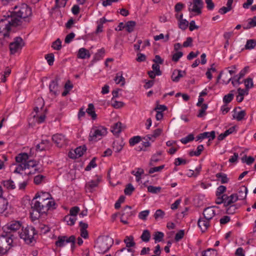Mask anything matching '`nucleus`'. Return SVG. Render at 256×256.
I'll use <instances>...</instances> for the list:
<instances>
[{
  "mask_svg": "<svg viewBox=\"0 0 256 256\" xmlns=\"http://www.w3.org/2000/svg\"><path fill=\"white\" fill-rule=\"evenodd\" d=\"M98 180H91L86 184L85 189L86 192H92L98 184Z\"/></svg>",
  "mask_w": 256,
  "mask_h": 256,
  "instance_id": "21",
  "label": "nucleus"
},
{
  "mask_svg": "<svg viewBox=\"0 0 256 256\" xmlns=\"http://www.w3.org/2000/svg\"><path fill=\"white\" fill-rule=\"evenodd\" d=\"M152 70L155 72L157 76H160L162 74L161 70H160V66L158 64H154L152 65Z\"/></svg>",
  "mask_w": 256,
  "mask_h": 256,
  "instance_id": "62",
  "label": "nucleus"
},
{
  "mask_svg": "<svg viewBox=\"0 0 256 256\" xmlns=\"http://www.w3.org/2000/svg\"><path fill=\"white\" fill-rule=\"evenodd\" d=\"M150 238V232L147 230H144L140 236V238L144 242H148Z\"/></svg>",
  "mask_w": 256,
  "mask_h": 256,
  "instance_id": "39",
  "label": "nucleus"
},
{
  "mask_svg": "<svg viewBox=\"0 0 256 256\" xmlns=\"http://www.w3.org/2000/svg\"><path fill=\"white\" fill-rule=\"evenodd\" d=\"M248 188L245 186H241L238 191V193L236 194V196L238 200H243L246 198L247 193H248Z\"/></svg>",
  "mask_w": 256,
  "mask_h": 256,
  "instance_id": "25",
  "label": "nucleus"
},
{
  "mask_svg": "<svg viewBox=\"0 0 256 256\" xmlns=\"http://www.w3.org/2000/svg\"><path fill=\"white\" fill-rule=\"evenodd\" d=\"M62 42L60 38H58L52 44V48L56 50H60L62 48Z\"/></svg>",
  "mask_w": 256,
  "mask_h": 256,
  "instance_id": "58",
  "label": "nucleus"
},
{
  "mask_svg": "<svg viewBox=\"0 0 256 256\" xmlns=\"http://www.w3.org/2000/svg\"><path fill=\"white\" fill-rule=\"evenodd\" d=\"M26 169V164H18L14 170V172L20 174V172L23 171Z\"/></svg>",
  "mask_w": 256,
  "mask_h": 256,
  "instance_id": "59",
  "label": "nucleus"
},
{
  "mask_svg": "<svg viewBox=\"0 0 256 256\" xmlns=\"http://www.w3.org/2000/svg\"><path fill=\"white\" fill-rule=\"evenodd\" d=\"M29 159V156L26 152H21L18 154L15 157V160L17 164H26L28 160Z\"/></svg>",
  "mask_w": 256,
  "mask_h": 256,
  "instance_id": "17",
  "label": "nucleus"
},
{
  "mask_svg": "<svg viewBox=\"0 0 256 256\" xmlns=\"http://www.w3.org/2000/svg\"><path fill=\"white\" fill-rule=\"evenodd\" d=\"M74 236H71L70 237L66 236H59L58 240L56 242L55 244L58 247H62L66 244L69 243L70 242H73Z\"/></svg>",
  "mask_w": 256,
  "mask_h": 256,
  "instance_id": "12",
  "label": "nucleus"
},
{
  "mask_svg": "<svg viewBox=\"0 0 256 256\" xmlns=\"http://www.w3.org/2000/svg\"><path fill=\"white\" fill-rule=\"evenodd\" d=\"M202 214L204 219L210 220L215 216L216 212L213 207H208L204 210Z\"/></svg>",
  "mask_w": 256,
  "mask_h": 256,
  "instance_id": "16",
  "label": "nucleus"
},
{
  "mask_svg": "<svg viewBox=\"0 0 256 256\" xmlns=\"http://www.w3.org/2000/svg\"><path fill=\"white\" fill-rule=\"evenodd\" d=\"M34 198H38V204H42V210L48 212L50 210L56 208V204L48 192H41L40 194L38 193L36 194Z\"/></svg>",
  "mask_w": 256,
  "mask_h": 256,
  "instance_id": "2",
  "label": "nucleus"
},
{
  "mask_svg": "<svg viewBox=\"0 0 256 256\" xmlns=\"http://www.w3.org/2000/svg\"><path fill=\"white\" fill-rule=\"evenodd\" d=\"M164 236V234L163 232H155L154 234V240H155V242H161Z\"/></svg>",
  "mask_w": 256,
  "mask_h": 256,
  "instance_id": "47",
  "label": "nucleus"
},
{
  "mask_svg": "<svg viewBox=\"0 0 256 256\" xmlns=\"http://www.w3.org/2000/svg\"><path fill=\"white\" fill-rule=\"evenodd\" d=\"M216 176L218 180L220 181L222 184H226L229 181V179L226 174L219 172L216 174Z\"/></svg>",
  "mask_w": 256,
  "mask_h": 256,
  "instance_id": "31",
  "label": "nucleus"
},
{
  "mask_svg": "<svg viewBox=\"0 0 256 256\" xmlns=\"http://www.w3.org/2000/svg\"><path fill=\"white\" fill-rule=\"evenodd\" d=\"M208 108V104H204L202 105L201 108L199 110V113L198 114V116L199 118H202L206 114V110Z\"/></svg>",
  "mask_w": 256,
  "mask_h": 256,
  "instance_id": "55",
  "label": "nucleus"
},
{
  "mask_svg": "<svg viewBox=\"0 0 256 256\" xmlns=\"http://www.w3.org/2000/svg\"><path fill=\"white\" fill-rule=\"evenodd\" d=\"M124 242L128 248H130L131 247H133L136 245L134 237L132 236H126Z\"/></svg>",
  "mask_w": 256,
  "mask_h": 256,
  "instance_id": "29",
  "label": "nucleus"
},
{
  "mask_svg": "<svg viewBox=\"0 0 256 256\" xmlns=\"http://www.w3.org/2000/svg\"><path fill=\"white\" fill-rule=\"evenodd\" d=\"M150 213L149 210H145L140 212L138 214V218L140 220H146Z\"/></svg>",
  "mask_w": 256,
  "mask_h": 256,
  "instance_id": "63",
  "label": "nucleus"
},
{
  "mask_svg": "<svg viewBox=\"0 0 256 256\" xmlns=\"http://www.w3.org/2000/svg\"><path fill=\"white\" fill-rule=\"evenodd\" d=\"M215 132L212 130L210 132H204L203 133L199 134L196 137V140H203L206 138H209V140H213L215 138Z\"/></svg>",
  "mask_w": 256,
  "mask_h": 256,
  "instance_id": "15",
  "label": "nucleus"
},
{
  "mask_svg": "<svg viewBox=\"0 0 256 256\" xmlns=\"http://www.w3.org/2000/svg\"><path fill=\"white\" fill-rule=\"evenodd\" d=\"M96 158H94L88 164V165L86 167L85 170L86 171L90 170L92 168H94L96 166Z\"/></svg>",
  "mask_w": 256,
  "mask_h": 256,
  "instance_id": "53",
  "label": "nucleus"
},
{
  "mask_svg": "<svg viewBox=\"0 0 256 256\" xmlns=\"http://www.w3.org/2000/svg\"><path fill=\"white\" fill-rule=\"evenodd\" d=\"M161 187L150 186L148 187V191L152 194H158L160 192Z\"/></svg>",
  "mask_w": 256,
  "mask_h": 256,
  "instance_id": "46",
  "label": "nucleus"
},
{
  "mask_svg": "<svg viewBox=\"0 0 256 256\" xmlns=\"http://www.w3.org/2000/svg\"><path fill=\"white\" fill-rule=\"evenodd\" d=\"M114 80L116 84H119L122 82L121 86H124L125 84V79L122 76V72H119L117 73L114 78Z\"/></svg>",
  "mask_w": 256,
  "mask_h": 256,
  "instance_id": "33",
  "label": "nucleus"
},
{
  "mask_svg": "<svg viewBox=\"0 0 256 256\" xmlns=\"http://www.w3.org/2000/svg\"><path fill=\"white\" fill-rule=\"evenodd\" d=\"M234 90H231L229 94L225 95L223 98V102L224 104H228L230 103L234 98V94L233 92Z\"/></svg>",
  "mask_w": 256,
  "mask_h": 256,
  "instance_id": "38",
  "label": "nucleus"
},
{
  "mask_svg": "<svg viewBox=\"0 0 256 256\" xmlns=\"http://www.w3.org/2000/svg\"><path fill=\"white\" fill-rule=\"evenodd\" d=\"M122 131V123L118 122L115 123L112 127V132L114 134H118Z\"/></svg>",
  "mask_w": 256,
  "mask_h": 256,
  "instance_id": "35",
  "label": "nucleus"
},
{
  "mask_svg": "<svg viewBox=\"0 0 256 256\" xmlns=\"http://www.w3.org/2000/svg\"><path fill=\"white\" fill-rule=\"evenodd\" d=\"M234 114L232 115L233 118L236 120L238 121H241L246 115L245 110H242L238 112L237 108H235L234 110Z\"/></svg>",
  "mask_w": 256,
  "mask_h": 256,
  "instance_id": "22",
  "label": "nucleus"
},
{
  "mask_svg": "<svg viewBox=\"0 0 256 256\" xmlns=\"http://www.w3.org/2000/svg\"><path fill=\"white\" fill-rule=\"evenodd\" d=\"M11 73V70L10 68L6 67L5 69V70L4 72V74L2 75V78L1 79V81L2 82H6V78L9 76V75Z\"/></svg>",
  "mask_w": 256,
  "mask_h": 256,
  "instance_id": "52",
  "label": "nucleus"
},
{
  "mask_svg": "<svg viewBox=\"0 0 256 256\" xmlns=\"http://www.w3.org/2000/svg\"><path fill=\"white\" fill-rule=\"evenodd\" d=\"M36 198H34L32 201V209L33 212H38V214L46 213L47 212L46 210H42V204H40L39 205L38 204V200H36ZM34 212L32 213V214Z\"/></svg>",
  "mask_w": 256,
  "mask_h": 256,
  "instance_id": "14",
  "label": "nucleus"
},
{
  "mask_svg": "<svg viewBox=\"0 0 256 256\" xmlns=\"http://www.w3.org/2000/svg\"><path fill=\"white\" fill-rule=\"evenodd\" d=\"M244 84L246 88L248 90L250 88L254 86L252 79L250 78H248L244 80Z\"/></svg>",
  "mask_w": 256,
  "mask_h": 256,
  "instance_id": "48",
  "label": "nucleus"
},
{
  "mask_svg": "<svg viewBox=\"0 0 256 256\" xmlns=\"http://www.w3.org/2000/svg\"><path fill=\"white\" fill-rule=\"evenodd\" d=\"M38 164V162L34 160H28L26 164V168H34Z\"/></svg>",
  "mask_w": 256,
  "mask_h": 256,
  "instance_id": "57",
  "label": "nucleus"
},
{
  "mask_svg": "<svg viewBox=\"0 0 256 256\" xmlns=\"http://www.w3.org/2000/svg\"><path fill=\"white\" fill-rule=\"evenodd\" d=\"M9 206L8 200L2 196V190L0 186V214H2L7 209Z\"/></svg>",
  "mask_w": 256,
  "mask_h": 256,
  "instance_id": "13",
  "label": "nucleus"
},
{
  "mask_svg": "<svg viewBox=\"0 0 256 256\" xmlns=\"http://www.w3.org/2000/svg\"><path fill=\"white\" fill-rule=\"evenodd\" d=\"M50 146V142L48 140H42L39 144H38L36 146L37 150L40 151L44 150L48 148Z\"/></svg>",
  "mask_w": 256,
  "mask_h": 256,
  "instance_id": "26",
  "label": "nucleus"
},
{
  "mask_svg": "<svg viewBox=\"0 0 256 256\" xmlns=\"http://www.w3.org/2000/svg\"><path fill=\"white\" fill-rule=\"evenodd\" d=\"M134 250L132 248H122L118 250L114 256H129V252H133Z\"/></svg>",
  "mask_w": 256,
  "mask_h": 256,
  "instance_id": "27",
  "label": "nucleus"
},
{
  "mask_svg": "<svg viewBox=\"0 0 256 256\" xmlns=\"http://www.w3.org/2000/svg\"><path fill=\"white\" fill-rule=\"evenodd\" d=\"M204 149V147L202 144L199 145L198 146V147L196 148V151L192 150V151L190 152L189 155L190 156H199L201 154L202 152L203 151Z\"/></svg>",
  "mask_w": 256,
  "mask_h": 256,
  "instance_id": "36",
  "label": "nucleus"
},
{
  "mask_svg": "<svg viewBox=\"0 0 256 256\" xmlns=\"http://www.w3.org/2000/svg\"><path fill=\"white\" fill-rule=\"evenodd\" d=\"M134 188L131 184H128L124 190V192L126 195L130 196L134 191Z\"/></svg>",
  "mask_w": 256,
  "mask_h": 256,
  "instance_id": "49",
  "label": "nucleus"
},
{
  "mask_svg": "<svg viewBox=\"0 0 256 256\" xmlns=\"http://www.w3.org/2000/svg\"><path fill=\"white\" fill-rule=\"evenodd\" d=\"M244 72H240L238 74L236 75L233 78H230L226 84H228L230 80H232V83L234 86L240 84L242 83L240 81V80L244 76Z\"/></svg>",
  "mask_w": 256,
  "mask_h": 256,
  "instance_id": "18",
  "label": "nucleus"
},
{
  "mask_svg": "<svg viewBox=\"0 0 256 256\" xmlns=\"http://www.w3.org/2000/svg\"><path fill=\"white\" fill-rule=\"evenodd\" d=\"M136 25V23L134 21H128L125 24V28L128 32H132Z\"/></svg>",
  "mask_w": 256,
  "mask_h": 256,
  "instance_id": "37",
  "label": "nucleus"
},
{
  "mask_svg": "<svg viewBox=\"0 0 256 256\" xmlns=\"http://www.w3.org/2000/svg\"><path fill=\"white\" fill-rule=\"evenodd\" d=\"M86 148L85 146H80L76 148L74 152L76 156L78 157L81 156L84 154V153L86 151Z\"/></svg>",
  "mask_w": 256,
  "mask_h": 256,
  "instance_id": "44",
  "label": "nucleus"
},
{
  "mask_svg": "<svg viewBox=\"0 0 256 256\" xmlns=\"http://www.w3.org/2000/svg\"><path fill=\"white\" fill-rule=\"evenodd\" d=\"M210 220L204 219V218H200L198 222V225L202 232H205L210 226Z\"/></svg>",
  "mask_w": 256,
  "mask_h": 256,
  "instance_id": "19",
  "label": "nucleus"
},
{
  "mask_svg": "<svg viewBox=\"0 0 256 256\" xmlns=\"http://www.w3.org/2000/svg\"><path fill=\"white\" fill-rule=\"evenodd\" d=\"M60 78L58 76H56L54 80L51 81L49 85L50 93L52 95H53L54 96H58L59 94L58 84V82Z\"/></svg>",
  "mask_w": 256,
  "mask_h": 256,
  "instance_id": "11",
  "label": "nucleus"
},
{
  "mask_svg": "<svg viewBox=\"0 0 256 256\" xmlns=\"http://www.w3.org/2000/svg\"><path fill=\"white\" fill-rule=\"evenodd\" d=\"M202 256H216V250L212 248H208L202 252Z\"/></svg>",
  "mask_w": 256,
  "mask_h": 256,
  "instance_id": "50",
  "label": "nucleus"
},
{
  "mask_svg": "<svg viewBox=\"0 0 256 256\" xmlns=\"http://www.w3.org/2000/svg\"><path fill=\"white\" fill-rule=\"evenodd\" d=\"M226 188L224 186H219L216 192V196H220L222 195L223 193L226 191Z\"/></svg>",
  "mask_w": 256,
  "mask_h": 256,
  "instance_id": "64",
  "label": "nucleus"
},
{
  "mask_svg": "<svg viewBox=\"0 0 256 256\" xmlns=\"http://www.w3.org/2000/svg\"><path fill=\"white\" fill-rule=\"evenodd\" d=\"M4 18H2L0 21V33L2 32L4 30H6L8 32L10 30V26H12V25L9 24L10 29L4 28L6 25L8 24V18L6 15L4 16Z\"/></svg>",
  "mask_w": 256,
  "mask_h": 256,
  "instance_id": "28",
  "label": "nucleus"
},
{
  "mask_svg": "<svg viewBox=\"0 0 256 256\" xmlns=\"http://www.w3.org/2000/svg\"><path fill=\"white\" fill-rule=\"evenodd\" d=\"M142 140V138L140 136H134L130 138L129 140L130 146H134L136 144L140 142Z\"/></svg>",
  "mask_w": 256,
  "mask_h": 256,
  "instance_id": "42",
  "label": "nucleus"
},
{
  "mask_svg": "<svg viewBox=\"0 0 256 256\" xmlns=\"http://www.w3.org/2000/svg\"><path fill=\"white\" fill-rule=\"evenodd\" d=\"M242 162H246V164L248 165H250L252 164L254 161V158L252 156H248L247 158L246 156H245L244 157H243L242 158Z\"/></svg>",
  "mask_w": 256,
  "mask_h": 256,
  "instance_id": "54",
  "label": "nucleus"
},
{
  "mask_svg": "<svg viewBox=\"0 0 256 256\" xmlns=\"http://www.w3.org/2000/svg\"><path fill=\"white\" fill-rule=\"evenodd\" d=\"M2 184L8 190H12L16 188L14 182L11 180H4L2 181Z\"/></svg>",
  "mask_w": 256,
  "mask_h": 256,
  "instance_id": "32",
  "label": "nucleus"
},
{
  "mask_svg": "<svg viewBox=\"0 0 256 256\" xmlns=\"http://www.w3.org/2000/svg\"><path fill=\"white\" fill-rule=\"evenodd\" d=\"M194 135L192 134H190L186 137H184L180 140L182 143L186 144L194 140Z\"/></svg>",
  "mask_w": 256,
  "mask_h": 256,
  "instance_id": "43",
  "label": "nucleus"
},
{
  "mask_svg": "<svg viewBox=\"0 0 256 256\" xmlns=\"http://www.w3.org/2000/svg\"><path fill=\"white\" fill-rule=\"evenodd\" d=\"M54 142L58 147H62L68 144V140L65 136L62 134H56L52 137Z\"/></svg>",
  "mask_w": 256,
  "mask_h": 256,
  "instance_id": "10",
  "label": "nucleus"
},
{
  "mask_svg": "<svg viewBox=\"0 0 256 256\" xmlns=\"http://www.w3.org/2000/svg\"><path fill=\"white\" fill-rule=\"evenodd\" d=\"M45 58L50 66L53 64L54 62V55L53 54L51 53L46 55Z\"/></svg>",
  "mask_w": 256,
  "mask_h": 256,
  "instance_id": "61",
  "label": "nucleus"
},
{
  "mask_svg": "<svg viewBox=\"0 0 256 256\" xmlns=\"http://www.w3.org/2000/svg\"><path fill=\"white\" fill-rule=\"evenodd\" d=\"M224 197L225 198V206L228 207L229 206L232 205V204L238 200L236 194H233L230 196L224 194Z\"/></svg>",
  "mask_w": 256,
  "mask_h": 256,
  "instance_id": "20",
  "label": "nucleus"
},
{
  "mask_svg": "<svg viewBox=\"0 0 256 256\" xmlns=\"http://www.w3.org/2000/svg\"><path fill=\"white\" fill-rule=\"evenodd\" d=\"M18 234L28 244L36 242L38 233L35 228L32 226H28L25 228H22V232H18Z\"/></svg>",
  "mask_w": 256,
  "mask_h": 256,
  "instance_id": "3",
  "label": "nucleus"
},
{
  "mask_svg": "<svg viewBox=\"0 0 256 256\" xmlns=\"http://www.w3.org/2000/svg\"><path fill=\"white\" fill-rule=\"evenodd\" d=\"M204 6V2L202 0H193L190 2L188 6V10L190 12H194L198 15L202 14V9Z\"/></svg>",
  "mask_w": 256,
  "mask_h": 256,
  "instance_id": "9",
  "label": "nucleus"
},
{
  "mask_svg": "<svg viewBox=\"0 0 256 256\" xmlns=\"http://www.w3.org/2000/svg\"><path fill=\"white\" fill-rule=\"evenodd\" d=\"M123 148V146L122 144H118L117 142H113V150L116 152H119L121 151Z\"/></svg>",
  "mask_w": 256,
  "mask_h": 256,
  "instance_id": "60",
  "label": "nucleus"
},
{
  "mask_svg": "<svg viewBox=\"0 0 256 256\" xmlns=\"http://www.w3.org/2000/svg\"><path fill=\"white\" fill-rule=\"evenodd\" d=\"M256 46V40H248L245 45V48L246 50H251L254 48Z\"/></svg>",
  "mask_w": 256,
  "mask_h": 256,
  "instance_id": "41",
  "label": "nucleus"
},
{
  "mask_svg": "<svg viewBox=\"0 0 256 256\" xmlns=\"http://www.w3.org/2000/svg\"><path fill=\"white\" fill-rule=\"evenodd\" d=\"M164 212L160 209H158L156 210L154 214V218L156 220L159 218H162L164 216Z\"/></svg>",
  "mask_w": 256,
  "mask_h": 256,
  "instance_id": "56",
  "label": "nucleus"
},
{
  "mask_svg": "<svg viewBox=\"0 0 256 256\" xmlns=\"http://www.w3.org/2000/svg\"><path fill=\"white\" fill-rule=\"evenodd\" d=\"M86 112L90 116H91L92 120H96L97 116L94 111V107L93 104H90L88 106V108L86 110Z\"/></svg>",
  "mask_w": 256,
  "mask_h": 256,
  "instance_id": "30",
  "label": "nucleus"
},
{
  "mask_svg": "<svg viewBox=\"0 0 256 256\" xmlns=\"http://www.w3.org/2000/svg\"><path fill=\"white\" fill-rule=\"evenodd\" d=\"M72 216L68 215L64 216V220L66 222L68 225L72 226L74 224L76 220L75 218H72Z\"/></svg>",
  "mask_w": 256,
  "mask_h": 256,
  "instance_id": "45",
  "label": "nucleus"
},
{
  "mask_svg": "<svg viewBox=\"0 0 256 256\" xmlns=\"http://www.w3.org/2000/svg\"><path fill=\"white\" fill-rule=\"evenodd\" d=\"M114 244L112 238L108 236L98 237L95 242L94 248L99 254H104L108 252Z\"/></svg>",
  "mask_w": 256,
  "mask_h": 256,
  "instance_id": "4",
  "label": "nucleus"
},
{
  "mask_svg": "<svg viewBox=\"0 0 256 256\" xmlns=\"http://www.w3.org/2000/svg\"><path fill=\"white\" fill-rule=\"evenodd\" d=\"M90 56L89 51L85 48H82L79 49L77 57L81 59L88 58Z\"/></svg>",
  "mask_w": 256,
  "mask_h": 256,
  "instance_id": "24",
  "label": "nucleus"
},
{
  "mask_svg": "<svg viewBox=\"0 0 256 256\" xmlns=\"http://www.w3.org/2000/svg\"><path fill=\"white\" fill-rule=\"evenodd\" d=\"M107 134V128L102 126L93 127L89 134L90 141L96 142Z\"/></svg>",
  "mask_w": 256,
  "mask_h": 256,
  "instance_id": "6",
  "label": "nucleus"
},
{
  "mask_svg": "<svg viewBox=\"0 0 256 256\" xmlns=\"http://www.w3.org/2000/svg\"><path fill=\"white\" fill-rule=\"evenodd\" d=\"M14 236V234L2 233L0 236V256L6 254L10 248Z\"/></svg>",
  "mask_w": 256,
  "mask_h": 256,
  "instance_id": "5",
  "label": "nucleus"
},
{
  "mask_svg": "<svg viewBox=\"0 0 256 256\" xmlns=\"http://www.w3.org/2000/svg\"><path fill=\"white\" fill-rule=\"evenodd\" d=\"M24 45L25 42L22 38L20 36L14 38V41L9 44L10 54H14L20 52Z\"/></svg>",
  "mask_w": 256,
  "mask_h": 256,
  "instance_id": "7",
  "label": "nucleus"
},
{
  "mask_svg": "<svg viewBox=\"0 0 256 256\" xmlns=\"http://www.w3.org/2000/svg\"><path fill=\"white\" fill-rule=\"evenodd\" d=\"M105 50L104 48H100L98 50V52L95 54L93 58V62H96L102 59L104 54Z\"/></svg>",
  "mask_w": 256,
  "mask_h": 256,
  "instance_id": "34",
  "label": "nucleus"
},
{
  "mask_svg": "<svg viewBox=\"0 0 256 256\" xmlns=\"http://www.w3.org/2000/svg\"><path fill=\"white\" fill-rule=\"evenodd\" d=\"M22 227V222L20 221L13 220L3 227L4 233L12 234V232H16Z\"/></svg>",
  "mask_w": 256,
  "mask_h": 256,
  "instance_id": "8",
  "label": "nucleus"
},
{
  "mask_svg": "<svg viewBox=\"0 0 256 256\" xmlns=\"http://www.w3.org/2000/svg\"><path fill=\"white\" fill-rule=\"evenodd\" d=\"M32 14V8L27 4L22 3L15 6L12 12H10L6 16L8 20L4 28L10 29V26H16L21 24L22 20H25Z\"/></svg>",
  "mask_w": 256,
  "mask_h": 256,
  "instance_id": "1",
  "label": "nucleus"
},
{
  "mask_svg": "<svg viewBox=\"0 0 256 256\" xmlns=\"http://www.w3.org/2000/svg\"><path fill=\"white\" fill-rule=\"evenodd\" d=\"M178 25L180 29L184 30L188 26V22L186 19L180 20Z\"/></svg>",
  "mask_w": 256,
  "mask_h": 256,
  "instance_id": "51",
  "label": "nucleus"
},
{
  "mask_svg": "<svg viewBox=\"0 0 256 256\" xmlns=\"http://www.w3.org/2000/svg\"><path fill=\"white\" fill-rule=\"evenodd\" d=\"M36 106L34 108V110L36 112H38L40 108H42L44 106V101L41 98H38L36 101Z\"/></svg>",
  "mask_w": 256,
  "mask_h": 256,
  "instance_id": "40",
  "label": "nucleus"
},
{
  "mask_svg": "<svg viewBox=\"0 0 256 256\" xmlns=\"http://www.w3.org/2000/svg\"><path fill=\"white\" fill-rule=\"evenodd\" d=\"M183 74H186L184 71L175 70L173 72L171 76L172 80L174 82H178L180 80V78L184 76Z\"/></svg>",
  "mask_w": 256,
  "mask_h": 256,
  "instance_id": "23",
  "label": "nucleus"
}]
</instances>
